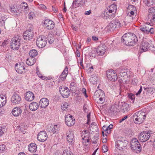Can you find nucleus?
<instances>
[{"label":"nucleus","instance_id":"5701e85b","mask_svg":"<svg viewBox=\"0 0 155 155\" xmlns=\"http://www.w3.org/2000/svg\"><path fill=\"white\" fill-rule=\"evenodd\" d=\"M33 32L28 31H26L23 34V38L26 40H30L34 36Z\"/></svg>","mask_w":155,"mask_h":155},{"label":"nucleus","instance_id":"ddd939ff","mask_svg":"<svg viewBox=\"0 0 155 155\" xmlns=\"http://www.w3.org/2000/svg\"><path fill=\"white\" fill-rule=\"evenodd\" d=\"M25 66V64L23 63H17L15 65V69L18 73L23 74L26 72Z\"/></svg>","mask_w":155,"mask_h":155},{"label":"nucleus","instance_id":"412c9836","mask_svg":"<svg viewBox=\"0 0 155 155\" xmlns=\"http://www.w3.org/2000/svg\"><path fill=\"white\" fill-rule=\"evenodd\" d=\"M48 138V135L45 131H41L39 132L38 135V140L41 142H43L46 140Z\"/></svg>","mask_w":155,"mask_h":155},{"label":"nucleus","instance_id":"de8ad7c7","mask_svg":"<svg viewBox=\"0 0 155 155\" xmlns=\"http://www.w3.org/2000/svg\"><path fill=\"white\" fill-rule=\"evenodd\" d=\"M6 16L5 15H2L0 18V23L2 25H5V21L7 19Z\"/></svg>","mask_w":155,"mask_h":155},{"label":"nucleus","instance_id":"a211bd4d","mask_svg":"<svg viewBox=\"0 0 155 155\" xmlns=\"http://www.w3.org/2000/svg\"><path fill=\"white\" fill-rule=\"evenodd\" d=\"M78 88V85L77 82H73L71 83L70 85V89L71 91L73 96H75V97H78V94H77Z\"/></svg>","mask_w":155,"mask_h":155},{"label":"nucleus","instance_id":"e2e57ef3","mask_svg":"<svg viewBox=\"0 0 155 155\" xmlns=\"http://www.w3.org/2000/svg\"><path fill=\"white\" fill-rule=\"evenodd\" d=\"M28 27L29 28L27 31H32L33 28V26L31 24H29Z\"/></svg>","mask_w":155,"mask_h":155},{"label":"nucleus","instance_id":"2eb2a0df","mask_svg":"<svg viewBox=\"0 0 155 155\" xmlns=\"http://www.w3.org/2000/svg\"><path fill=\"white\" fill-rule=\"evenodd\" d=\"M59 91L64 98L68 97L70 93V91L67 87L63 86L60 87Z\"/></svg>","mask_w":155,"mask_h":155},{"label":"nucleus","instance_id":"4c0bfd02","mask_svg":"<svg viewBox=\"0 0 155 155\" xmlns=\"http://www.w3.org/2000/svg\"><path fill=\"white\" fill-rule=\"evenodd\" d=\"M6 103L5 97L3 95H0V108L4 106Z\"/></svg>","mask_w":155,"mask_h":155},{"label":"nucleus","instance_id":"9b49d317","mask_svg":"<svg viewBox=\"0 0 155 155\" xmlns=\"http://www.w3.org/2000/svg\"><path fill=\"white\" fill-rule=\"evenodd\" d=\"M65 121L67 125L68 126H72L75 123V119L73 116L70 114H68L65 116Z\"/></svg>","mask_w":155,"mask_h":155},{"label":"nucleus","instance_id":"5fc2aeb1","mask_svg":"<svg viewBox=\"0 0 155 155\" xmlns=\"http://www.w3.org/2000/svg\"><path fill=\"white\" fill-rule=\"evenodd\" d=\"M128 97L132 101H134L135 100V95L132 94L130 93L128 94Z\"/></svg>","mask_w":155,"mask_h":155},{"label":"nucleus","instance_id":"1a4fd4ad","mask_svg":"<svg viewBox=\"0 0 155 155\" xmlns=\"http://www.w3.org/2000/svg\"><path fill=\"white\" fill-rule=\"evenodd\" d=\"M150 132V131H145L141 132L139 135V140L142 142L147 141L150 137L151 134Z\"/></svg>","mask_w":155,"mask_h":155},{"label":"nucleus","instance_id":"680f3d73","mask_svg":"<svg viewBox=\"0 0 155 155\" xmlns=\"http://www.w3.org/2000/svg\"><path fill=\"white\" fill-rule=\"evenodd\" d=\"M54 81L51 82L50 81V82H49L47 84V87H52L53 85L54 84Z\"/></svg>","mask_w":155,"mask_h":155},{"label":"nucleus","instance_id":"2f4dec72","mask_svg":"<svg viewBox=\"0 0 155 155\" xmlns=\"http://www.w3.org/2000/svg\"><path fill=\"white\" fill-rule=\"evenodd\" d=\"M12 113L15 116H18L21 114V110L20 107H16L13 109Z\"/></svg>","mask_w":155,"mask_h":155},{"label":"nucleus","instance_id":"0e129e2a","mask_svg":"<svg viewBox=\"0 0 155 155\" xmlns=\"http://www.w3.org/2000/svg\"><path fill=\"white\" fill-rule=\"evenodd\" d=\"M149 20L152 23H155V15L152 18H150Z\"/></svg>","mask_w":155,"mask_h":155},{"label":"nucleus","instance_id":"49530a36","mask_svg":"<svg viewBox=\"0 0 155 155\" xmlns=\"http://www.w3.org/2000/svg\"><path fill=\"white\" fill-rule=\"evenodd\" d=\"M10 11L12 14L14 15H17V13L18 11L17 8H15L14 6L11 7Z\"/></svg>","mask_w":155,"mask_h":155},{"label":"nucleus","instance_id":"dca6fc26","mask_svg":"<svg viewBox=\"0 0 155 155\" xmlns=\"http://www.w3.org/2000/svg\"><path fill=\"white\" fill-rule=\"evenodd\" d=\"M129 8H132L130 12L128 14L129 16H128L126 17V19L129 18L130 20L129 21V22H131V21L135 18V16H136V9L135 7L133 5H130L129 6Z\"/></svg>","mask_w":155,"mask_h":155},{"label":"nucleus","instance_id":"4d7b16f0","mask_svg":"<svg viewBox=\"0 0 155 155\" xmlns=\"http://www.w3.org/2000/svg\"><path fill=\"white\" fill-rule=\"evenodd\" d=\"M99 101H100V102L101 104L103 103L105 100V95H104V96H101V97H99Z\"/></svg>","mask_w":155,"mask_h":155},{"label":"nucleus","instance_id":"3c124183","mask_svg":"<svg viewBox=\"0 0 155 155\" xmlns=\"http://www.w3.org/2000/svg\"><path fill=\"white\" fill-rule=\"evenodd\" d=\"M35 15L34 12H30L28 14V18L30 20H32L35 17Z\"/></svg>","mask_w":155,"mask_h":155},{"label":"nucleus","instance_id":"393cba45","mask_svg":"<svg viewBox=\"0 0 155 155\" xmlns=\"http://www.w3.org/2000/svg\"><path fill=\"white\" fill-rule=\"evenodd\" d=\"M66 136L68 142L70 144H72L74 141V136L71 134L70 130H69L67 131L66 134Z\"/></svg>","mask_w":155,"mask_h":155},{"label":"nucleus","instance_id":"cd10ccee","mask_svg":"<svg viewBox=\"0 0 155 155\" xmlns=\"http://www.w3.org/2000/svg\"><path fill=\"white\" fill-rule=\"evenodd\" d=\"M108 12L109 13H112V17L114 16V13L117 11V7L115 5L112 4L110 5L107 8Z\"/></svg>","mask_w":155,"mask_h":155},{"label":"nucleus","instance_id":"473e14b6","mask_svg":"<svg viewBox=\"0 0 155 155\" xmlns=\"http://www.w3.org/2000/svg\"><path fill=\"white\" fill-rule=\"evenodd\" d=\"M143 94H145L150 95L153 91L154 89L153 87H144Z\"/></svg>","mask_w":155,"mask_h":155},{"label":"nucleus","instance_id":"f3484780","mask_svg":"<svg viewBox=\"0 0 155 155\" xmlns=\"http://www.w3.org/2000/svg\"><path fill=\"white\" fill-rule=\"evenodd\" d=\"M54 23L52 21L48 19H45L44 20V27L48 30H51L54 27Z\"/></svg>","mask_w":155,"mask_h":155},{"label":"nucleus","instance_id":"864d4df0","mask_svg":"<svg viewBox=\"0 0 155 155\" xmlns=\"http://www.w3.org/2000/svg\"><path fill=\"white\" fill-rule=\"evenodd\" d=\"M5 145L4 144L0 145V152H3L6 150Z\"/></svg>","mask_w":155,"mask_h":155},{"label":"nucleus","instance_id":"6ab92c4d","mask_svg":"<svg viewBox=\"0 0 155 155\" xmlns=\"http://www.w3.org/2000/svg\"><path fill=\"white\" fill-rule=\"evenodd\" d=\"M107 47L104 44H101L96 50L97 53L99 55H103L105 53Z\"/></svg>","mask_w":155,"mask_h":155},{"label":"nucleus","instance_id":"a18cd8bd","mask_svg":"<svg viewBox=\"0 0 155 155\" xmlns=\"http://www.w3.org/2000/svg\"><path fill=\"white\" fill-rule=\"evenodd\" d=\"M88 51L87 54L90 57H95L96 56V50L91 49L89 50Z\"/></svg>","mask_w":155,"mask_h":155},{"label":"nucleus","instance_id":"338daca9","mask_svg":"<svg viewBox=\"0 0 155 155\" xmlns=\"http://www.w3.org/2000/svg\"><path fill=\"white\" fill-rule=\"evenodd\" d=\"M5 113V110L2 108H0V116L3 115Z\"/></svg>","mask_w":155,"mask_h":155},{"label":"nucleus","instance_id":"e433bc0d","mask_svg":"<svg viewBox=\"0 0 155 155\" xmlns=\"http://www.w3.org/2000/svg\"><path fill=\"white\" fill-rule=\"evenodd\" d=\"M105 95L104 92L101 90L99 89L96 91L94 93V98H96L101 96H104Z\"/></svg>","mask_w":155,"mask_h":155},{"label":"nucleus","instance_id":"aec40b11","mask_svg":"<svg viewBox=\"0 0 155 155\" xmlns=\"http://www.w3.org/2000/svg\"><path fill=\"white\" fill-rule=\"evenodd\" d=\"M21 100V96L16 93L13 95L11 99V102L13 104L20 103Z\"/></svg>","mask_w":155,"mask_h":155},{"label":"nucleus","instance_id":"7c9ffc66","mask_svg":"<svg viewBox=\"0 0 155 155\" xmlns=\"http://www.w3.org/2000/svg\"><path fill=\"white\" fill-rule=\"evenodd\" d=\"M155 15V6L150 7L148 9V18L149 20L152 18Z\"/></svg>","mask_w":155,"mask_h":155},{"label":"nucleus","instance_id":"79ce46f5","mask_svg":"<svg viewBox=\"0 0 155 155\" xmlns=\"http://www.w3.org/2000/svg\"><path fill=\"white\" fill-rule=\"evenodd\" d=\"M29 54L31 57L34 58L38 55V52L36 50L32 49L29 51Z\"/></svg>","mask_w":155,"mask_h":155},{"label":"nucleus","instance_id":"8fccbe9b","mask_svg":"<svg viewBox=\"0 0 155 155\" xmlns=\"http://www.w3.org/2000/svg\"><path fill=\"white\" fill-rule=\"evenodd\" d=\"M62 155H73V154L70 150H65L63 152Z\"/></svg>","mask_w":155,"mask_h":155},{"label":"nucleus","instance_id":"c03bdc74","mask_svg":"<svg viewBox=\"0 0 155 155\" xmlns=\"http://www.w3.org/2000/svg\"><path fill=\"white\" fill-rule=\"evenodd\" d=\"M49 44L52 43L54 41V38L53 35L52 34H49L48 36V39H47Z\"/></svg>","mask_w":155,"mask_h":155},{"label":"nucleus","instance_id":"0eeeda50","mask_svg":"<svg viewBox=\"0 0 155 155\" xmlns=\"http://www.w3.org/2000/svg\"><path fill=\"white\" fill-rule=\"evenodd\" d=\"M77 4L78 0H73L72 5L71 7L72 18L74 20L76 21L78 19Z\"/></svg>","mask_w":155,"mask_h":155},{"label":"nucleus","instance_id":"37998d69","mask_svg":"<svg viewBox=\"0 0 155 155\" xmlns=\"http://www.w3.org/2000/svg\"><path fill=\"white\" fill-rule=\"evenodd\" d=\"M7 128L5 126H3L0 127V137L7 131Z\"/></svg>","mask_w":155,"mask_h":155},{"label":"nucleus","instance_id":"58836bf2","mask_svg":"<svg viewBox=\"0 0 155 155\" xmlns=\"http://www.w3.org/2000/svg\"><path fill=\"white\" fill-rule=\"evenodd\" d=\"M36 61V59L32 58L27 59L26 61V63L29 66L33 65Z\"/></svg>","mask_w":155,"mask_h":155},{"label":"nucleus","instance_id":"72a5a7b5","mask_svg":"<svg viewBox=\"0 0 155 155\" xmlns=\"http://www.w3.org/2000/svg\"><path fill=\"white\" fill-rule=\"evenodd\" d=\"M59 127L58 125H51L50 126V130L49 131H51L53 134L57 133L59 130Z\"/></svg>","mask_w":155,"mask_h":155},{"label":"nucleus","instance_id":"774afa93","mask_svg":"<svg viewBox=\"0 0 155 155\" xmlns=\"http://www.w3.org/2000/svg\"><path fill=\"white\" fill-rule=\"evenodd\" d=\"M128 117V116L127 115L124 118H122L120 120L119 122L120 123H122L123 121L124 120H125Z\"/></svg>","mask_w":155,"mask_h":155},{"label":"nucleus","instance_id":"f03ea898","mask_svg":"<svg viewBox=\"0 0 155 155\" xmlns=\"http://www.w3.org/2000/svg\"><path fill=\"white\" fill-rule=\"evenodd\" d=\"M148 49L155 54V46L152 44V41L149 39L145 38L141 43L140 51L141 53L146 51Z\"/></svg>","mask_w":155,"mask_h":155},{"label":"nucleus","instance_id":"052dcab7","mask_svg":"<svg viewBox=\"0 0 155 155\" xmlns=\"http://www.w3.org/2000/svg\"><path fill=\"white\" fill-rule=\"evenodd\" d=\"M8 41H4L2 43L1 46L4 48L6 47L7 45L8 44Z\"/></svg>","mask_w":155,"mask_h":155},{"label":"nucleus","instance_id":"bb28decb","mask_svg":"<svg viewBox=\"0 0 155 155\" xmlns=\"http://www.w3.org/2000/svg\"><path fill=\"white\" fill-rule=\"evenodd\" d=\"M35 98V96L33 93L28 91L25 94V98L26 100L28 101H31Z\"/></svg>","mask_w":155,"mask_h":155},{"label":"nucleus","instance_id":"4468645a","mask_svg":"<svg viewBox=\"0 0 155 155\" xmlns=\"http://www.w3.org/2000/svg\"><path fill=\"white\" fill-rule=\"evenodd\" d=\"M107 78L110 81H115L117 79V74L113 70H108L107 71Z\"/></svg>","mask_w":155,"mask_h":155},{"label":"nucleus","instance_id":"423d86ee","mask_svg":"<svg viewBox=\"0 0 155 155\" xmlns=\"http://www.w3.org/2000/svg\"><path fill=\"white\" fill-rule=\"evenodd\" d=\"M127 145V143L124 138L119 137L117 138L115 141V146L119 150H122L123 147Z\"/></svg>","mask_w":155,"mask_h":155},{"label":"nucleus","instance_id":"c756f323","mask_svg":"<svg viewBox=\"0 0 155 155\" xmlns=\"http://www.w3.org/2000/svg\"><path fill=\"white\" fill-rule=\"evenodd\" d=\"M68 73V68L67 66H66L62 74L59 77V80L63 81L66 78Z\"/></svg>","mask_w":155,"mask_h":155},{"label":"nucleus","instance_id":"bf43d9fd","mask_svg":"<svg viewBox=\"0 0 155 155\" xmlns=\"http://www.w3.org/2000/svg\"><path fill=\"white\" fill-rule=\"evenodd\" d=\"M108 150V147L106 145H104L102 148V150L104 153L107 152Z\"/></svg>","mask_w":155,"mask_h":155},{"label":"nucleus","instance_id":"39448f33","mask_svg":"<svg viewBox=\"0 0 155 155\" xmlns=\"http://www.w3.org/2000/svg\"><path fill=\"white\" fill-rule=\"evenodd\" d=\"M21 38L18 35L15 36L12 38L10 41L11 48L13 50H18L21 45Z\"/></svg>","mask_w":155,"mask_h":155},{"label":"nucleus","instance_id":"09e8293b","mask_svg":"<svg viewBox=\"0 0 155 155\" xmlns=\"http://www.w3.org/2000/svg\"><path fill=\"white\" fill-rule=\"evenodd\" d=\"M69 105L67 103L64 102L62 105H61V109L63 111L67 110Z\"/></svg>","mask_w":155,"mask_h":155},{"label":"nucleus","instance_id":"603ef678","mask_svg":"<svg viewBox=\"0 0 155 155\" xmlns=\"http://www.w3.org/2000/svg\"><path fill=\"white\" fill-rule=\"evenodd\" d=\"M21 5L23 7H24V9H25V10L26 11V12H27L28 11V5L27 4L26 2H24L21 3Z\"/></svg>","mask_w":155,"mask_h":155},{"label":"nucleus","instance_id":"b1692460","mask_svg":"<svg viewBox=\"0 0 155 155\" xmlns=\"http://www.w3.org/2000/svg\"><path fill=\"white\" fill-rule=\"evenodd\" d=\"M49 104V100L47 98H43L40 100L39 104L41 108H45L48 106Z\"/></svg>","mask_w":155,"mask_h":155},{"label":"nucleus","instance_id":"f704fd0d","mask_svg":"<svg viewBox=\"0 0 155 155\" xmlns=\"http://www.w3.org/2000/svg\"><path fill=\"white\" fill-rule=\"evenodd\" d=\"M28 150L31 152H35L37 150L36 144L35 143H31L28 146Z\"/></svg>","mask_w":155,"mask_h":155},{"label":"nucleus","instance_id":"13d9d810","mask_svg":"<svg viewBox=\"0 0 155 155\" xmlns=\"http://www.w3.org/2000/svg\"><path fill=\"white\" fill-rule=\"evenodd\" d=\"M149 31H148V34L149 33H150L151 34H153L154 33V32L155 31V29L152 27V26L150 25V27H149Z\"/></svg>","mask_w":155,"mask_h":155},{"label":"nucleus","instance_id":"f257e3e1","mask_svg":"<svg viewBox=\"0 0 155 155\" xmlns=\"http://www.w3.org/2000/svg\"><path fill=\"white\" fill-rule=\"evenodd\" d=\"M136 36L133 33H127L123 35L122 37L121 42L127 46H134L138 41Z\"/></svg>","mask_w":155,"mask_h":155},{"label":"nucleus","instance_id":"6e6552de","mask_svg":"<svg viewBox=\"0 0 155 155\" xmlns=\"http://www.w3.org/2000/svg\"><path fill=\"white\" fill-rule=\"evenodd\" d=\"M36 43L37 46L39 48L45 47L47 43L46 37L43 35L39 36L37 38Z\"/></svg>","mask_w":155,"mask_h":155},{"label":"nucleus","instance_id":"a878e982","mask_svg":"<svg viewBox=\"0 0 155 155\" xmlns=\"http://www.w3.org/2000/svg\"><path fill=\"white\" fill-rule=\"evenodd\" d=\"M116 72L118 73L122 77H127L128 78L129 76H130L129 74L130 71L128 70L125 69L120 70V69H119L117 70Z\"/></svg>","mask_w":155,"mask_h":155},{"label":"nucleus","instance_id":"ea45409f","mask_svg":"<svg viewBox=\"0 0 155 155\" xmlns=\"http://www.w3.org/2000/svg\"><path fill=\"white\" fill-rule=\"evenodd\" d=\"M144 3L148 6H151L155 4V0H144Z\"/></svg>","mask_w":155,"mask_h":155},{"label":"nucleus","instance_id":"9d476101","mask_svg":"<svg viewBox=\"0 0 155 155\" xmlns=\"http://www.w3.org/2000/svg\"><path fill=\"white\" fill-rule=\"evenodd\" d=\"M130 145L131 149L132 150H137L139 152L141 151V147L137 139H132L130 143Z\"/></svg>","mask_w":155,"mask_h":155},{"label":"nucleus","instance_id":"20e7f679","mask_svg":"<svg viewBox=\"0 0 155 155\" xmlns=\"http://www.w3.org/2000/svg\"><path fill=\"white\" fill-rule=\"evenodd\" d=\"M145 113L142 111H138L135 113L133 116L134 122L137 124H140L142 123L146 118Z\"/></svg>","mask_w":155,"mask_h":155},{"label":"nucleus","instance_id":"f8f14e48","mask_svg":"<svg viewBox=\"0 0 155 155\" xmlns=\"http://www.w3.org/2000/svg\"><path fill=\"white\" fill-rule=\"evenodd\" d=\"M81 135L84 142L88 143L91 140L90 134L87 130L82 131L81 133Z\"/></svg>","mask_w":155,"mask_h":155},{"label":"nucleus","instance_id":"a19ab883","mask_svg":"<svg viewBox=\"0 0 155 155\" xmlns=\"http://www.w3.org/2000/svg\"><path fill=\"white\" fill-rule=\"evenodd\" d=\"M78 91V95L81 94V95L84 96L86 97H88V96L86 93V90L85 88H80L79 89Z\"/></svg>","mask_w":155,"mask_h":155},{"label":"nucleus","instance_id":"4be33fe9","mask_svg":"<svg viewBox=\"0 0 155 155\" xmlns=\"http://www.w3.org/2000/svg\"><path fill=\"white\" fill-rule=\"evenodd\" d=\"M119 105V106L120 107V110L124 113L130 110L129 104L125 102H121Z\"/></svg>","mask_w":155,"mask_h":155},{"label":"nucleus","instance_id":"69168bd1","mask_svg":"<svg viewBox=\"0 0 155 155\" xmlns=\"http://www.w3.org/2000/svg\"><path fill=\"white\" fill-rule=\"evenodd\" d=\"M142 90V86L140 87V89L138 91V92L136 94V95H138L140 94Z\"/></svg>","mask_w":155,"mask_h":155},{"label":"nucleus","instance_id":"c85d7f7f","mask_svg":"<svg viewBox=\"0 0 155 155\" xmlns=\"http://www.w3.org/2000/svg\"><path fill=\"white\" fill-rule=\"evenodd\" d=\"M150 27V25L147 24L142 25L140 26V30L144 33L145 34H148V31H149V27Z\"/></svg>","mask_w":155,"mask_h":155},{"label":"nucleus","instance_id":"6e6d98bb","mask_svg":"<svg viewBox=\"0 0 155 155\" xmlns=\"http://www.w3.org/2000/svg\"><path fill=\"white\" fill-rule=\"evenodd\" d=\"M85 4V0H78V6H83Z\"/></svg>","mask_w":155,"mask_h":155},{"label":"nucleus","instance_id":"c9c22d12","mask_svg":"<svg viewBox=\"0 0 155 155\" xmlns=\"http://www.w3.org/2000/svg\"><path fill=\"white\" fill-rule=\"evenodd\" d=\"M39 105L37 103L32 102L29 105V108L32 111H35L38 108Z\"/></svg>","mask_w":155,"mask_h":155},{"label":"nucleus","instance_id":"7ed1b4c3","mask_svg":"<svg viewBox=\"0 0 155 155\" xmlns=\"http://www.w3.org/2000/svg\"><path fill=\"white\" fill-rule=\"evenodd\" d=\"M123 25L118 19H114L109 23L105 29L108 32L113 31L115 28H120Z\"/></svg>","mask_w":155,"mask_h":155}]
</instances>
